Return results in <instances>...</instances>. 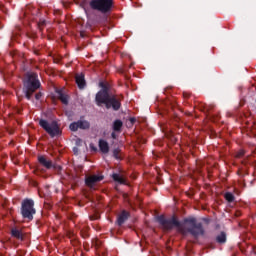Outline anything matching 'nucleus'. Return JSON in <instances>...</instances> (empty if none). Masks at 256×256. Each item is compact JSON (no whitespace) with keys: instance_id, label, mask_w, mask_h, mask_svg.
<instances>
[{"instance_id":"f257e3e1","label":"nucleus","mask_w":256,"mask_h":256,"mask_svg":"<svg viewBox=\"0 0 256 256\" xmlns=\"http://www.w3.org/2000/svg\"><path fill=\"white\" fill-rule=\"evenodd\" d=\"M96 103L99 107L101 105H106L107 109H114V111H118L121 108V101L115 97V95H109V92L106 88L100 90L96 94Z\"/></svg>"},{"instance_id":"f03ea898","label":"nucleus","mask_w":256,"mask_h":256,"mask_svg":"<svg viewBox=\"0 0 256 256\" xmlns=\"http://www.w3.org/2000/svg\"><path fill=\"white\" fill-rule=\"evenodd\" d=\"M25 87V95L27 99H31V96L39 87H41V82H39V79H37L36 73H28L27 79L24 82Z\"/></svg>"},{"instance_id":"7ed1b4c3","label":"nucleus","mask_w":256,"mask_h":256,"mask_svg":"<svg viewBox=\"0 0 256 256\" xmlns=\"http://www.w3.org/2000/svg\"><path fill=\"white\" fill-rule=\"evenodd\" d=\"M90 7L101 13H107V11H111V7H113V0H92Z\"/></svg>"},{"instance_id":"20e7f679","label":"nucleus","mask_w":256,"mask_h":256,"mask_svg":"<svg viewBox=\"0 0 256 256\" xmlns=\"http://www.w3.org/2000/svg\"><path fill=\"white\" fill-rule=\"evenodd\" d=\"M39 125L42 127V129H45L46 133H49L52 137L61 135V129L55 121L49 123L46 120H40Z\"/></svg>"},{"instance_id":"39448f33","label":"nucleus","mask_w":256,"mask_h":256,"mask_svg":"<svg viewBox=\"0 0 256 256\" xmlns=\"http://www.w3.org/2000/svg\"><path fill=\"white\" fill-rule=\"evenodd\" d=\"M33 200H24L22 203V217L25 219H33V215H35V208H33Z\"/></svg>"},{"instance_id":"423d86ee","label":"nucleus","mask_w":256,"mask_h":256,"mask_svg":"<svg viewBox=\"0 0 256 256\" xmlns=\"http://www.w3.org/2000/svg\"><path fill=\"white\" fill-rule=\"evenodd\" d=\"M159 221L161 225L164 227V229H172L173 227H177L179 225V222L177 221L176 218L165 220V218L160 217Z\"/></svg>"},{"instance_id":"0eeeda50","label":"nucleus","mask_w":256,"mask_h":256,"mask_svg":"<svg viewBox=\"0 0 256 256\" xmlns=\"http://www.w3.org/2000/svg\"><path fill=\"white\" fill-rule=\"evenodd\" d=\"M99 181H103V176L101 175H92V176H88L85 180V183L87 185V187H95L96 183H99Z\"/></svg>"},{"instance_id":"6e6552de","label":"nucleus","mask_w":256,"mask_h":256,"mask_svg":"<svg viewBox=\"0 0 256 256\" xmlns=\"http://www.w3.org/2000/svg\"><path fill=\"white\" fill-rule=\"evenodd\" d=\"M70 129L72 131H77V129H89V122L87 121H78L70 124Z\"/></svg>"},{"instance_id":"1a4fd4ad","label":"nucleus","mask_w":256,"mask_h":256,"mask_svg":"<svg viewBox=\"0 0 256 256\" xmlns=\"http://www.w3.org/2000/svg\"><path fill=\"white\" fill-rule=\"evenodd\" d=\"M190 233L193 235V237H199V235H203L204 233L203 227L201 224L194 225V227L190 230Z\"/></svg>"},{"instance_id":"9d476101","label":"nucleus","mask_w":256,"mask_h":256,"mask_svg":"<svg viewBox=\"0 0 256 256\" xmlns=\"http://www.w3.org/2000/svg\"><path fill=\"white\" fill-rule=\"evenodd\" d=\"M76 84L79 87V89H84L85 88V75L83 74H78L76 75Z\"/></svg>"},{"instance_id":"9b49d317","label":"nucleus","mask_w":256,"mask_h":256,"mask_svg":"<svg viewBox=\"0 0 256 256\" xmlns=\"http://www.w3.org/2000/svg\"><path fill=\"white\" fill-rule=\"evenodd\" d=\"M99 149L102 153H109V144L105 140L99 141Z\"/></svg>"},{"instance_id":"f8f14e48","label":"nucleus","mask_w":256,"mask_h":256,"mask_svg":"<svg viewBox=\"0 0 256 256\" xmlns=\"http://www.w3.org/2000/svg\"><path fill=\"white\" fill-rule=\"evenodd\" d=\"M38 161L39 163H41V165L46 167V169H51L52 167L51 161L47 160V158H45L44 156H39Z\"/></svg>"},{"instance_id":"ddd939ff","label":"nucleus","mask_w":256,"mask_h":256,"mask_svg":"<svg viewBox=\"0 0 256 256\" xmlns=\"http://www.w3.org/2000/svg\"><path fill=\"white\" fill-rule=\"evenodd\" d=\"M128 217H129V213L123 211V212L118 216V219H117L118 225H123V223H125V221H127Z\"/></svg>"},{"instance_id":"4468645a","label":"nucleus","mask_w":256,"mask_h":256,"mask_svg":"<svg viewBox=\"0 0 256 256\" xmlns=\"http://www.w3.org/2000/svg\"><path fill=\"white\" fill-rule=\"evenodd\" d=\"M112 178L114 179V181H116L117 183H121V184H125L126 180H125V176L120 175V174H113Z\"/></svg>"},{"instance_id":"2eb2a0df","label":"nucleus","mask_w":256,"mask_h":256,"mask_svg":"<svg viewBox=\"0 0 256 256\" xmlns=\"http://www.w3.org/2000/svg\"><path fill=\"white\" fill-rule=\"evenodd\" d=\"M59 94V98L62 101V103H64V105H67V103H69V97L63 93H61V91H58Z\"/></svg>"},{"instance_id":"dca6fc26","label":"nucleus","mask_w":256,"mask_h":256,"mask_svg":"<svg viewBox=\"0 0 256 256\" xmlns=\"http://www.w3.org/2000/svg\"><path fill=\"white\" fill-rule=\"evenodd\" d=\"M121 127H123V122L121 120H116L113 124L114 131H121Z\"/></svg>"},{"instance_id":"f3484780","label":"nucleus","mask_w":256,"mask_h":256,"mask_svg":"<svg viewBox=\"0 0 256 256\" xmlns=\"http://www.w3.org/2000/svg\"><path fill=\"white\" fill-rule=\"evenodd\" d=\"M216 239L218 243H225V241H227V236L225 235L224 232H222L220 235L217 236Z\"/></svg>"},{"instance_id":"a211bd4d","label":"nucleus","mask_w":256,"mask_h":256,"mask_svg":"<svg viewBox=\"0 0 256 256\" xmlns=\"http://www.w3.org/2000/svg\"><path fill=\"white\" fill-rule=\"evenodd\" d=\"M226 201H228L229 203L233 202V199H235V197L233 196L232 193L228 192L224 195Z\"/></svg>"},{"instance_id":"6ab92c4d","label":"nucleus","mask_w":256,"mask_h":256,"mask_svg":"<svg viewBox=\"0 0 256 256\" xmlns=\"http://www.w3.org/2000/svg\"><path fill=\"white\" fill-rule=\"evenodd\" d=\"M12 235L13 237H16V239H21V231L17 230V229H12Z\"/></svg>"},{"instance_id":"aec40b11","label":"nucleus","mask_w":256,"mask_h":256,"mask_svg":"<svg viewBox=\"0 0 256 256\" xmlns=\"http://www.w3.org/2000/svg\"><path fill=\"white\" fill-rule=\"evenodd\" d=\"M119 153H121V150H119V149H115L113 151V155H114L115 159H121V156H119Z\"/></svg>"},{"instance_id":"412c9836","label":"nucleus","mask_w":256,"mask_h":256,"mask_svg":"<svg viewBox=\"0 0 256 256\" xmlns=\"http://www.w3.org/2000/svg\"><path fill=\"white\" fill-rule=\"evenodd\" d=\"M245 155V151L244 150H240L236 153L235 157L237 159H240V157H243Z\"/></svg>"},{"instance_id":"4be33fe9","label":"nucleus","mask_w":256,"mask_h":256,"mask_svg":"<svg viewBox=\"0 0 256 256\" xmlns=\"http://www.w3.org/2000/svg\"><path fill=\"white\" fill-rule=\"evenodd\" d=\"M188 223H192V225H195V219L191 218L189 220H186Z\"/></svg>"},{"instance_id":"5701e85b","label":"nucleus","mask_w":256,"mask_h":256,"mask_svg":"<svg viewBox=\"0 0 256 256\" xmlns=\"http://www.w3.org/2000/svg\"><path fill=\"white\" fill-rule=\"evenodd\" d=\"M36 99H41V94H36Z\"/></svg>"},{"instance_id":"b1692460","label":"nucleus","mask_w":256,"mask_h":256,"mask_svg":"<svg viewBox=\"0 0 256 256\" xmlns=\"http://www.w3.org/2000/svg\"><path fill=\"white\" fill-rule=\"evenodd\" d=\"M92 151H97L96 148L93 147V145H90Z\"/></svg>"},{"instance_id":"393cba45","label":"nucleus","mask_w":256,"mask_h":256,"mask_svg":"<svg viewBox=\"0 0 256 256\" xmlns=\"http://www.w3.org/2000/svg\"><path fill=\"white\" fill-rule=\"evenodd\" d=\"M112 137H113V139H115V138H116L115 133H112Z\"/></svg>"},{"instance_id":"a878e982","label":"nucleus","mask_w":256,"mask_h":256,"mask_svg":"<svg viewBox=\"0 0 256 256\" xmlns=\"http://www.w3.org/2000/svg\"><path fill=\"white\" fill-rule=\"evenodd\" d=\"M101 87H103V83L101 82L100 84H99Z\"/></svg>"}]
</instances>
